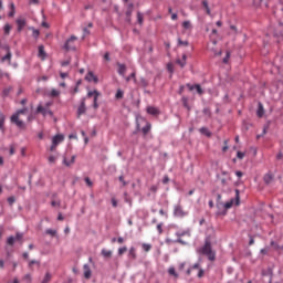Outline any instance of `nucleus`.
Listing matches in <instances>:
<instances>
[{"mask_svg": "<svg viewBox=\"0 0 283 283\" xmlns=\"http://www.w3.org/2000/svg\"><path fill=\"white\" fill-rule=\"evenodd\" d=\"M230 56H231V54L228 52L226 57L223 59V63H229Z\"/></svg>", "mask_w": 283, "mask_h": 283, "instance_id": "nucleus-59", "label": "nucleus"}, {"mask_svg": "<svg viewBox=\"0 0 283 283\" xmlns=\"http://www.w3.org/2000/svg\"><path fill=\"white\" fill-rule=\"evenodd\" d=\"M202 6H203L207 14H211V9L209 8V2L207 0L202 1Z\"/></svg>", "mask_w": 283, "mask_h": 283, "instance_id": "nucleus-26", "label": "nucleus"}, {"mask_svg": "<svg viewBox=\"0 0 283 283\" xmlns=\"http://www.w3.org/2000/svg\"><path fill=\"white\" fill-rule=\"evenodd\" d=\"M140 85H142V87H149V81H147L145 78H142L140 80Z\"/></svg>", "mask_w": 283, "mask_h": 283, "instance_id": "nucleus-41", "label": "nucleus"}, {"mask_svg": "<svg viewBox=\"0 0 283 283\" xmlns=\"http://www.w3.org/2000/svg\"><path fill=\"white\" fill-rule=\"evenodd\" d=\"M237 157L239 158V160H242V158H244V153L238 151Z\"/></svg>", "mask_w": 283, "mask_h": 283, "instance_id": "nucleus-56", "label": "nucleus"}, {"mask_svg": "<svg viewBox=\"0 0 283 283\" xmlns=\"http://www.w3.org/2000/svg\"><path fill=\"white\" fill-rule=\"evenodd\" d=\"M83 271H84V277L86 280H90V277H92V269H90V265L84 264L83 265Z\"/></svg>", "mask_w": 283, "mask_h": 283, "instance_id": "nucleus-11", "label": "nucleus"}, {"mask_svg": "<svg viewBox=\"0 0 283 283\" xmlns=\"http://www.w3.org/2000/svg\"><path fill=\"white\" fill-rule=\"evenodd\" d=\"M201 134H206V136H211V133L206 127L200 128Z\"/></svg>", "mask_w": 283, "mask_h": 283, "instance_id": "nucleus-47", "label": "nucleus"}, {"mask_svg": "<svg viewBox=\"0 0 283 283\" xmlns=\"http://www.w3.org/2000/svg\"><path fill=\"white\" fill-rule=\"evenodd\" d=\"M4 125H6V115H3V113L0 112V130L4 132Z\"/></svg>", "mask_w": 283, "mask_h": 283, "instance_id": "nucleus-15", "label": "nucleus"}, {"mask_svg": "<svg viewBox=\"0 0 283 283\" xmlns=\"http://www.w3.org/2000/svg\"><path fill=\"white\" fill-rule=\"evenodd\" d=\"M74 163H76V155H73L71 157V160H67V158L64 157L63 159V164L66 166V167H72V165H74Z\"/></svg>", "mask_w": 283, "mask_h": 283, "instance_id": "nucleus-12", "label": "nucleus"}, {"mask_svg": "<svg viewBox=\"0 0 283 283\" xmlns=\"http://www.w3.org/2000/svg\"><path fill=\"white\" fill-rule=\"evenodd\" d=\"M63 140H65V137L63 135H55L52 138V145L50 147V151H56V147H59V145H61Z\"/></svg>", "mask_w": 283, "mask_h": 283, "instance_id": "nucleus-3", "label": "nucleus"}, {"mask_svg": "<svg viewBox=\"0 0 283 283\" xmlns=\"http://www.w3.org/2000/svg\"><path fill=\"white\" fill-rule=\"evenodd\" d=\"M104 60H105V61H111V59H109V52H106V53L104 54Z\"/></svg>", "mask_w": 283, "mask_h": 283, "instance_id": "nucleus-64", "label": "nucleus"}, {"mask_svg": "<svg viewBox=\"0 0 283 283\" xmlns=\"http://www.w3.org/2000/svg\"><path fill=\"white\" fill-rule=\"evenodd\" d=\"M7 200L11 207L14 205V202H17V199L14 197H9Z\"/></svg>", "mask_w": 283, "mask_h": 283, "instance_id": "nucleus-48", "label": "nucleus"}, {"mask_svg": "<svg viewBox=\"0 0 283 283\" xmlns=\"http://www.w3.org/2000/svg\"><path fill=\"white\" fill-rule=\"evenodd\" d=\"M181 25H182L184 30H192V28H193V25H191V21H189V20L184 21Z\"/></svg>", "mask_w": 283, "mask_h": 283, "instance_id": "nucleus-21", "label": "nucleus"}, {"mask_svg": "<svg viewBox=\"0 0 283 283\" xmlns=\"http://www.w3.org/2000/svg\"><path fill=\"white\" fill-rule=\"evenodd\" d=\"M129 255H130V258H133V260H136V248L129 249Z\"/></svg>", "mask_w": 283, "mask_h": 283, "instance_id": "nucleus-37", "label": "nucleus"}, {"mask_svg": "<svg viewBox=\"0 0 283 283\" xmlns=\"http://www.w3.org/2000/svg\"><path fill=\"white\" fill-rule=\"evenodd\" d=\"M233 207V200L224 203V209H231Z\"/></svg>", "mask_w": 283, "mask_h": 283, "instance_id": "nucleus-49", "label": "nucleus"}, {"mask_svg": "<svg viewBox=\"0 0 283 283\" xmlns=\"http://www.w3.org/2000/svg\"><path fill=\"white\" fill-rule=\"evenodd\" d=\"M50 105H52V103H46V108L43 107L42 105H39L36 108V113L42 114V116H46L48 114L49 116H54V113H52V111L48 108L50 107Z\"/></svg>", "mask_w": 283, "mask_h": 283, "instance_id": "nucleus-5", "label": "nucleus"}, {"mask_svg": "<svg viewBox=\"0 0 283 283\" xmlns=\"http://www.w3.org/2000/svg\"><path fill=\"white\" fill-rule=\"evenodd\" d=\"M197 276L198 277H205V270H202V268L199 269V272H198Z\"/></svg>", "mask_w": 283, "mask_h": 283, "instance_id": "nucleus-52", "label": "nucleus"}, {"mask_svg": "<svg viewBox=\"0 0 283 283\" xmlns=\"http://www.w3.org/2000/svg\"><path fill=\"white\" fill-rule=\"evenodd\" d=\"M85 112H87V107L85 106V97H83L81 99V104L77 108V116L78 118H81V116H83V114H85Z\"/></svg>", "mask_w": 283, "mask_h": 283, "instance_id": "nucleus-7", "label": "nucleus"}, {"mask_svg": "<svg viewBox=\"0 0 283 283\" xmlns=\"http://www.w3.org/2000/svg\"><path fill=\"white\" fill-rule=\"evenodd\" d=\"M199 270L200 271V263H195L192 266H191V270L195 271V270Z\"/></svg>", "mask_w": 283, "mask_h": 283, "instance_id": "nucleus-54", "label": "nucleus"}, {"mask_svg": "<svg viewBox=\"0 0 283 283\" xmlns=\"http://www.w3.org/2000/svg\"><path fill=\"white\" fill-rule=\"evenodd\" d=\"M46 235H52L54 238V235H56V230H53V229H48L45 231Z\"/></svg>", "mask_w": 283, "mask_h": 283, "instance_id": "nucleus-42", "label": "nucleus"}, {"mask_svg": "<svg viewBox=\"0 0 283 283\" xmlns=\"http://www.w3.org/2000/svg\"><path fill=\"white\" fill-rule=\"evenodd\" d=\"M228 149H229V140H224V146H223V148H222V151L223 153H226V151H228Z\"/></svg>", "mask_w": 283, "mask_h": 283, "instance_id": "nucleus-50", "label": "nucleus"}, {"mask_svg": "<svg viewBox=\"0 0 283 283\" xmlns=\"http://www.w3.org/2000/svg\"><path fill=\"white\" fill-rule=\"evenodd\" d=\"M14 242H17L14 237H9L7 239V244H9V247H14Z\"/></svg>", "mask_w": 283, "mask_h": 283, "instance_id": "nucleus-32", "label": "nucleus"}, {"mask_svg": "<svg viewBox=\"0 0 283 283\" xmlns=\"http://www.w3.org/2000/svg\"><path fill=\"white\" fill-rule=\"evenodd\" d=\"M60 94H61V92H60L59 90L52 88V91H51V96H52L53 98H56V96H60Z\"/></svg>", "mask_w": 283, "mask_h": 283, "instance_id": "nucleus-34", "label": "nucleus"}, {"mask_svg": "<svg viewBox=\"0 0 283 283\" xmlns=\"http://www.w3.org/2000/svg\"><path fill=\"white\" fill-rule=\"evenodd\" d=\"M125 253H127V247H123L118 249V255H124Z\"/></svg>", "mask_w": 283, "mask_h": 283, "instance_id": "nucleus-45", "label": "nucleus"}, {"mask_svg": "<svg viewBox=\"0 0 283 283\" xmlns=\"http://www.w3.org/2000/svg\"><path fill=\"white\" fill-rule=\"evenodd\" d=\"M112 206L113 207H118V201H116L115 198L112 199Z\"/></svg>", "mask_w": 283, "mask_h": 283, "instance_id": "nucleus-62", "label": "nucleus"}, {"mask_svg": "<svg viewBox=\"0 0 283 283\" xmlns=\"http://www.w3.org/2000/svg\"><path fill=\"white\" fill-rule=\"evenodd\" d=\"M132 78H136V73H132L130 76L126 77V82L129 83Z\"/></svg>", "mask_w": 283, "mask_h": 283, "instance_id": "nucleus-55", "label": "nucleus"}, {"mask_svg": "<svg viewBox=\"0 0 283 283\" xmlns=\"http://www.w3.org/2000/svg\"><path fill=\"white\" fill-rule=\"evenodd\" d=\"M119 182L123 184V187H127V181H125V177L119 176Z\"/></svg>", "mask_w": 283, "mask_h": 283, "instance_id": "nucleus-51", "label": "nucleus"}, {"mask_svg": "<svg viewBox=\"0 0 283 283\" xmlns=\"http://www.w3.org/2000/svg\"><path fill=\"white\" fill-rule=\"evenodd\" d=\"M198 253L206 255L210 262H216V251H213V248L211 247V241H206L198 250Z\"/></svg>", "mask_w": 283, "mask_h": 283, "instance_id": "nucleus-1", "label": "nucleus"}, {"mask_svg": "<svg viewBox=\"0 0 283 283\" xmlns=\"http://www.w3.org/2000/svg\"><path fill=\"white\" fill-rule=\"evenodd\" d=\"M142 248H143V251H145L146 253H149V251H151V244L149 243H143Z\"/></svg>", "mask_w": 283, "mask_h": 283, "instance_id": "nucleus-27", "label": "nucleus"}, {"mask_svg": "<svg viewBox=\"0 0 283 283\" xmlns=\"http://www.w3.org/2000/svg\"><path fill=\"white\" fill-rule=\"evenodd\" d=\"M85 81H88V83H98V77L94 75V72L90 71L85 76Z\"/></svg>", "mask_w": 283, "mask_h": 283, "instance_id": "nucleus-8", "label": "nucleus"}, {"mask_svg": "<svg viewBox=\"0 0 283 283\" xmlns=\"http://www.w3.org/2000/svg\"><path fill=\"white\" fill-rule=\"evenodd\" d=\"M38 56L42 60L45 59V48L43 45H40L39 46V53H38Z\"/></svg>", "mask_w": 283, "mask_h": 283, "instance_id": "nucleus-20", "label": "nucleus"}, {"mask_svg": "<svg viewBox=\"0 0 283 283\" xmlns=\"http://www.w3.org/2000/svg\"><path fill=\"white\" fill-rule=\"evenodd\" d=\"M256 115L259 118H262V116H264V105H262V103H259V108L256 111Z\"/></svg>", "mask_w": 283, "mask_h": 283, "instance_id": "nucleus-16", "label": "nucleus"}, {"mask_svg": "<svg viewBox=\"0 0 283 283\" xmlns=\"http://www.w3.org/2000/svg\"><path fill=\"white\" fill-rule=\"evenodd\" d=\"M77 39L78 38H76L75 35H72L69 40H66L64 49L66 51L76 50V45L74 43H76Z\"/></svg>", "mask_w": 283, "mask_h": 283, "instance_id": "nucleus-4", "label": "nucleus"}, {"mask_svg": "<svg viewBox=\"0 0 283 283\" xmlns=\"http://www.w3.org/2000/svg\"><path fill=\"white\" fill-rule=\"evenodd\" d=\"M25 112H28V108H22L11 116V123L17 125V127H19L20 129H23L25 127L23 120L20 119V116L25 114Z\"/></svg>", "mask_w": 283, "mask_h": 283, "instance_id": "nucleus-2", "label": "nucleus"}, {"mask_svg": "<svg viewBox=\"0 0 283 283\" xmlns=\"http://www.w3.org/2000/svg\"><path fill=\"white\" fill-rule=\"evenodd\" d=\"M271 247H274L275 251H281L282 247H280V244L275 243V241H271Z\"/></svg>", "mask_w": 283, "mask_h": 283, "instance_id": "nucleus-40", "label": "nucleus"}, {"mask_svg": "<svg viewBox=\"0 0 283 283\" xmlns=\"http://www.w3.org/2000/svg\"><path fill=\"white\" fill-rule=\"evenodd\" d=\"M184 106L188 109H191V107H189V104L187 103V98H184Z\"/></svg>", "mask_w": 283, "mask_h": 283, "instance_id": "nucleus-63", "label": "nucleus"}, {"mask_svg": "<svg viewBox=\"0 0 283 283\" xmlns=\"http://www.w3.org/2000/svg\"><path fill=\"white\" fill-rule=\"evenodd\" d=\"M117 66H118V71H117L118 74L120 76H125V73L127 72V66H125V64H120V63H118Z\"/></svg>", "mask_w": 283, "mask_h": 283, "instance_id": "nucleus-13", "label": "nucleus"}, {"mask_svg": "<svg viewBox=\"0 0 283 283\" xmlns=\"http://www.w3.org/2000/svg\"><path fill=\"white\" fill-rule=\"evenodd\" d=\"M57 158H59V157H57L56 155H51V156H49V158H48L49 164H50V165H54V164L56 163Z\"/></svg>", "mask_w": 283, "mask_h": 283, "instance_id": "nucleus-28", "label": "nucleus"}, {"mask_svg": "<svg viewBox=\"0 0 283 283\" xmlns=\"http://www.w3.org/2000/svg\"><path fill=\"white\" fill-rule=\"evenodd\" d=\"M174 216H176L177 218H185V216H188V212L182 209V206L177 205L174 208Z\"/></svg>", "mask_w": 283, "mask_h": 283, "instance_id": "nucleus-6", "label": "nucleus"}, {"mask_svg": "<svg viewBox=\"0 0 283 283\" xmlns=\"http://www.w3.org/2000/svg\"><path fill=\"white\" fill-rule=\"evenodd\" d=\"M101 255H103V258H112L113 252H112V250L102 249Z\"/></svg>", "mask_w": 283, "mask_h": 283, "instance_id": "nucleus-19", "label": "nucleus"}, {"mask_svg": "<svg viewBox=\"0 0 283 283\" xmlns=\"http://www.w3.org/2000/svg\"><path fill=\"white\" fill-rule=\"evenodd\" d=\"M22 282H23V283H32V274H25V275L22 277Z\"/></svg>", "mask_w": 283, "mask_h": 283, "instance_id": "nucleus-24", "label": "nucleus"}, {"mask_svg": "<svg viewBox=\"0 0 283 283\" xmlns=\"http://www.w3.org/2000/svg\"><path fill=\"white\" fill-rule=\"evenodd\" d=\"M2 61H8L9 63L12 61V52H10V48L7 49V54L2 57Z\"/></svg>", "mask_w": 283, "mask_h": 283, "instance_id": "nucleus-18", "label": "nucleus"}, {"mask_svg": "<svg viewBox=\"0 0 283 283\" xmlns=\"http://www.w3.org/2000/svg\"><path fill=\"white\" fill-rule=\"evenodd\" d=\"M3 30L6 36H8L10 34V30H12V27L10 24H6Z\"/></svg>", "mask_w": 283, "mask_h": 283, "instance_id": "nucleus-36", "label": "nucleus"}, {"mask_svg": "<svg viewBox=\"0 0 283 283\" xmlns=\"http://www.w3.org/2000/svg\"><path fill=\"white\" fill-rule=\"evenodd\" d=\"M177 63L180 67H185L187 65V54L182 55V60H177Z\"/></svg>", "mask_w": 283, "mask_h": 283, "instance_id": "nucleus-22", "label": "nucleus"}, {"mask_svg": "<svg viewBox=\"0 0 283 283\" xmlns=\"http://www.w3.org/2000/svg\"><path fill=\"white\" fill-rule=\"evenodd\" d=\"M15 241L21 242L23 240V233L18 232L14 238Z\"/></svg>", "mask_w": 283, "mask_h": 283, "instance_id": "nucleus-46", "label": "nucleus"}, {"mask_svg": "<svg viewBox=\"0 0 283 283\" xmlns=\"http://www.w3.org/2000/svg\"><path fill=\"white\" fill-rule=\"evenodd\" d=\"M147 114H150V116H158L160 114V111L156 108L155 106H148L146 108Z\"/></svg>", "mask_w": 283, "mask_h": 283, "instance_id": "nucleus-10", "label": "nucleus"}, {"mask_svg": "<svg viewBox=\"0 0 283 283\" xmlns=\"http://www.w3.org/2000/svg\"><path fill=\"white\" fill-rule=\"evenodd\" d=\"M98 93H99V92L96 91V90L90 91V92L87 93V98H92V96L94 97V96H96V94H98Z\"/></svg>", "mask_w": 283, "mask_h": 283, "instance_id": "nucleus-44", "label": "nucleus"}, {"mask_svg": "<svg viewBox=\"0 0 283 283\" xmlns=\"http://www.w3.org/2000/svg\"><path fill=\"white\" fill-rule=\"evenodd\" d=\"M34 264H38V266L41 264V262L36 261V260H31L29 261V269L32 270V266H34Z\"/></svg>", "mask_w": 283, "mask_h": 283, "instance_id": "nucleus-38", "label": "nucleus"}, {"mask_svg": "<svg viewBox=\"0 0 283 283\" xmlns=\"http://www.w3.org/2000/svg\"><path fill=\"white\" fill-rule=\"evenodd\" d=\"M178 45H179V46H182V45H184V46L187 48V45H189V41H182V39L179 38V39H178Z\"/></svg>", "mask_w": 283, "mask_h": 283, "instance_id": "nucleus-39", "label": "nucleus"}, {"mask_svg": "<svg viewBox=\"0 0 283 283\" xmlns=\"http://www.w3.org/2000/svg\"><path fill=\"white\" fill-rule=\"evenodd\" d=\"M157 231L159 234L163 233V223L157 224Z\"/></svg>", "mask_w": 283, "mask_h": 283, "instance_id": "nucleus-58", "label": "nucleus"}, {"mask_svg": "<svg viewBox=\"0 0 283 283\" xmlns=\"http://www.w3.org/2000/svg\"><path fill=\"white\" fill-rule=\"evenodd\" d=\"M10 12H9V17H14L15 14V9H14V4L13 2L10 3Z\"/></svg>", "mask_w": 283, "mask_h": 283, "instance_id": "nucleus-35", "label": "nucleus"}, {"mask_svg": "<svg viewBox=\"0 0 283 283\" xmlns=\"http://www.w3.org/2000/svg\"><path fill=\"white\" fill-rule=\"evenodd\" d=\"M33 30V36L36 39L40 34L39 30L32 29Z\"/></svg>", "mask_w": 283, "mask_h": 283, "instance_id": "nucleus-61", "label": "nucleus"}, {"mask_svg": "<svg viewBox=\"0 0 283 283\" xmlns=\"http://www.w3.org/2000/svg\"><path fill=\"white\" fill-rule=\"evenodd\" d=\"M17 27H18V32H22L23 31V28H25V18H18L17 21Z\"/></svg>", "mask_w": 283, "mask_h": 283, "instance_id": "nucleus-9", "label": "nucleus"}, {"mask_svg": "<svg viewBox=\"0 0 283 283\" xmlns=\"http://www.w3.org/2000/svg\"><path fill=\"white\" fill-rule=\"evenodd\" d=\"M137 21L138 23H143V14L140 12L137 13Z\"/></svg>", "mask_w": 283, "mask_h": 283, "instance_id": "nucleus-57", "label": "nucleus"}, {"mask_svg": "<svg viewBox=\"0 0 283 283\" xmlns=\"http://www.w3.org/2000/svg\"><path fill=\"white\" fill-rule=\"evenodd\" d=\"M85 182H86V185H87V187H92V180L90 179V177H85Z\"/></svg>", "mask_w": 283, "mask_h": 283, "instance_id": "nucleus-53", "label": "nucleus"}, {"mask_svg": "<svg viewBox=\"0 0 283 283\" xmlns=\"http://www.w3.org/2000/svg\"><path fill=\"white\" fill-rule=\"evenodd\" d=\"M123 96H125V93L122 90H117L115 98H117V101H120Z\"/></svg>", "mask_w": 283, "mask_h": 283, "instance_id": "nucleus-31", "label": "nucleus"}, {"mask_svg": "<svg viewBox=\"0 0 283 283\" xmlns=\"http://www.w3.org/2000/svg\"><path fill=\"white\" fill-rule=\"evenodd\" d=\"M10 92H12V86H9L2 91V96H10Z\"/></svg>", "mask_w": 283, "mask_h": 283, "instance_id": "nucleus-30", "label": "nucleus"}, {"mask_svg": "<svg viewBox=\"0 0 283 283\" xmlns=\"http://www.w3.org/2000/svg\"><path fill=\"white\" fill-rule=\"evenodd\" d=\"M98 96H101V93H96L93 97V107L94 109H98Z\"/></svg>", "mask_w": 283, "mask_h": 283, "instance_id": "nucleus-23", "label": "nucleus"}, {"mask_svg": "<svg viewBox=\"0 0 283 283\" xmlns=\"http://www.w3.org/2000/svg\"><path fill=\"white\" fill-rule=\"evenodd\" d=\"M168 273H169V275H172L174 277H178V273L176 272L175 268H169Z\"/></svg>", "mask_w": 283, "mask_h": 283, "instance_id": "nucleus-33", "label": "nucleus"}, {"mask_svg": "<svg viewBox=\"0 0 283 283\" xmlns=\"http://www.w3.org/2000/svg\"><path fill=\"white\" fill-rule=\"evenodd\" d=\"M134 12V3L128 4V8L126 10V17H132V13Z\"/></svg>", "mask_w": 283, "mask_h": 283, "instance_id": "nucleus-25", "label": "nucleus"}, {"mask_svg": "<svg viewBox=\"0 0 283 283\" xmlns=\"http://www.w3.org/2000/svg\"><path fill=\"white\" fill-rule=\"evenodd\" d=\"M169 182V176H165L164 179H163V184L164 185H167Z\"/></svg>", "mask_w": 283, "mask_h": 283, "instance_id": "nucleus-60", "label": "nucleus"}, {"mask_svg": "<svg viewBox=\"0 0 283 283\" xmlns=\"http://www.w3.org/2000/svg\"><path fill=\"white\" fill-rule=\"evenodd\" d=\"M150 130H151V124L147 122L146 125L142 128V132L144 136H147V134H149Z\"/></svg>", "mask_w": 283, "mask_h": 283, "instance_id": "nucleus-14", "label": "nucleus"}, {"mask_svg": "<svg viewBox=\"0 0 283 283\" xmlns=\"http://www.w3.org/2000/svg\"><path fill=\"white\" fill-rule=\"evenodd\" d=\"M195 90H197V93H199L200 95L205 94V91H202V87L200 86V84H196Z\"/></svg>", "mask_w": 283, "mask_h": 283, "instance_id": "nucleus-43", "label": "nucleus"}, {"mask_svg": "<svg viewBox=\"0 0 283 283\" xmlns=\"http://www.w3.org/2000/svg\"><path fill=\"white\" fill-rule=\"evenodd\" d=\"M51 280H52V274H50V272H46L41 283H50Z\"/></svg>", "mask_w": 283, "mask_h": 283, "instance_id": "nucleus-29", "label": "nucleus"}, {"mask_svg": "<svg viewBox=\"0 0 283 283\" xmlns=\"http://www.w3.org/2000/svg\"><path fill=\"white\" fill-rule=\"evenodd\" d=\"M263 180L265 185H271V182H273V176L271 175V172L264 175Z\"/></svg>", "mask_w": 283, "mask_h": 283, "instance_id": "nucleus-17", "label": "nucleus"}]
</instances>
